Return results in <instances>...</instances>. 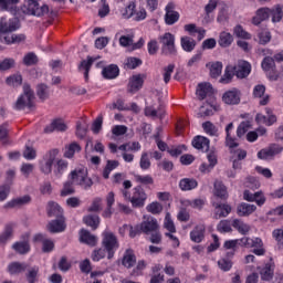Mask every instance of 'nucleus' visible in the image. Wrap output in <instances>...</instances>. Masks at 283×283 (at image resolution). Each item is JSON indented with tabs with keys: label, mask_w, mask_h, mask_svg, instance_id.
Wrapping results in <instances>:
<instances>
[{
	"label": "nucleus",
	"mask_w": 283,
	"mask_h": 283,
	"mask_svg": "<svg viewBox=\"0 0 283 283\" xmlns=\"http://www.w3.org/2000/svg\"><path fill=\"white\" fill-rule=\"evenodd\" d=\"M22 90L23 93L18 97L13 105L14 109L18 112L25 109V107H28V109H32V107H34V99L36 98L34 91L29 83H24Z\"/></svg>",
	"instance_id": "nucleus-1"
},
{
	"label": "nucleus",
	"mask_w": 283,
	"mask_h": 283,
	"mask_svg": "<svg viewBox=\"0 0 283 283\" xmlns=\"http://www.w3.org/2000/svg\"><path fill=\"white\" fill-rule=\"evenodd\" d=\"M122 193L125 200H128V202L132 203L134 209H143V207H145V202L147 201V192H145L143 186H136L133 188V195L127 190H123Z\"/></svg>",
	"instance_id": "nucleus-2"
},
{
	"label": "nucleus",
	"mask_w": 283,
	"mask_h": 283,
	"mask_svg": "<svg viewBox=\"0 0 283 283\" xmlns=\"http://www.w3.org/2000/svg\"><path fill=\"white\" fill-rule=\"evenodd\" d=\"M102 247L107 253V260H112L114 259V255H116V251H118L120 243L114 232L104 231L102 233Z\"/></svg>",
	"instance_id": "nucleus-3"
},
{
	"label": "nucleus",
	"mask_w": 283,
	"mask_h": 283,
	"mask_svg": "<svg viewBox=\"0 0 283 283\" xmlns=\"http://www.w3.org/2000/svg\"><path fill=\"white\" fill-rule=\"evenodd\" d=\"M161 44V54L164 56H176L178 49H176V35L170 32H166L159 38Z\"/></svg>",
	"instance_id": "nucleus-4"
},
{
	"label": "nucleus",
	"mask_w": 283,
	"mask_h": 283,
	"mask_svg": "<svg viewBox=\"0 0 283 283\" xmlns=\"http://www.w3.org/2000/svg\"><path fill=\"white\" fill-rule=\"evenodd\" d=\"M21 28V22L19 18H1L0 19V41L3 43V38L8 36L6 34H10L12 32H17Z\"/></svg>",
	"instance_id": "nucleus-5"
},
{
	"label": "nucleus",
	"mask_w": 283,
	"mask_h": 283,
	"mask_svg": "<svg viewBox=\"0 0 283 283\" xmlns=\"http://www.w3.org/2000/svg\"><path fill=\"white\" fill-rule=\"evenodd\" d=\"M57 3H65V0H53ZM50 12V7L48 4H39V0H28L27 2V13L32 17H45Z\"/></svg>",
	"instance_id": "nucleus-6"
},
{
	"label": "nucleus",
	"mask_w": 283,
	"mask_h": 283,
	"mask_svg": "<svg viewBox=\"0 0 283 283\" xmlns=\"http://www.w3.org/2000/svg\"><path fill=\"white\" fill-rule=\"evenodd\" d=\"M140 229L145 235L151 234L154 231H158L160 226L158 224V220L151 216H144V221L140 223Z\"/></svg>",
	"instance_id": "nucleus-7"
},
{
	"label": "nucleus",
	"mask_w": 283,
	"mask_h": 283,
	"mask_svg": "<svg viewBox=\"0 0 283 283\" xmlns=\"http://www.w3.org/2000/svg\"><path fill=\"white\" fill-rule=\"evenodd\" d=\"M145 78L146 76L143 74L133 75L129 78L127 92H129V94H136V92H140V90H143V85H145Z\"/></svg>",
	"instance_id": "nucleus-8"
},
{
	"label": "nucleus",
	"mask_w": 283,
	"mask_h": 283,
	"mask_svg": "<svg viewBox=\"0 0 283 283\" xmlns=\"http://www.w3.org/2000/svg\"><path fill=\"white\" fill-rule=\"evenodd\" d=\"M240 96H242L240 90L233 87L223 93L222 101L226 105H240Z\"/></svg>",
	"instance_id": "nucleus-9"
},
{
	"label": "nucleus",
	"mask_w": 283,
	"mask_h": 283,
	"mask_svg": "<svg viewBox=\"0 0 283 283\" xmlns=\"http://www.w3.org/2000/svg\"><path fill=\"white\" fill-rule=\"evenodd\" d=\"M176 4L174 2H169L166 6V14H165V22L166 25H174V23H178V20L180 19V13L178 11H175Z\"/></svg>",
	"instance_id": "nucleus-10"
},
{
	"label": "nucleus",
	"mask_w": 283,
	"mask_h": 283,
	"mask_svg": "<svg viewBox=\"0 0 283 283\" xmlns=\"http://www.w3.org/2000/svg\"><path fill=\"white\" fill-rule=\"evenodd\" d=\"M243 200H247V202H256L258 207H262V205L266 202V197H264L262 191H256L253 193L250 190H244Z\"/></svg>",
	"instance_id": "nucleus-11"
},
{
	"label": "nucleus",
	"mask_w": 283,
	"mask_h": 283,
	"mask_svg": "<svg viewBox=\"0 0 283 283\" xmlns=\"http://www.w3.org/2000/svg\"><path fill=\"white\" fill-rule=\"evenodd\" d=\"M234 70V76L237 78H247L251 74V63L248 61H240L235 66H232Z\"/></svg>",
	"instance_id": "nucleus-12"
},
{
	"label": "nucleus",
	"mask_w": 283,
	"mask_h": 283,
	"mask_svg": "<svg viewBox=\"0 0 283 283\" xmlns=\"http://www.w3.org/2000/svg\"><path fill=\"white\" fill-rule=\"evenodd\" d=\"M46 214H48V218H55V219L65 218L63 208L57 202H54V201L48 202Z\"/></svg>",
	"instance_id": "nucleus-13"
},
{
	"label": "nucleus",
	"mask_w": 283,
	"mask_h": 283,
	"mask_svg": "<svg viewBox=\"0 0 283 283\" xmlns=\"http://www.w3.org/2000/svg\"><path fill=\"white\" fill-rule=\"evenodd\" d=\"M199 101H205L207 96H213V85L209 82L199 83L196 92Z\"/></svg>",
	"instance_id": "nucleus-14"
},
{
	"label": "nucleus",
	"mask_w": 283,
	"mask_h": 283,
	"mask_svg": "<svg viewBox=\"0 0 283 283\" xmlns=\"http://www.w3.org/2000/svg\"><path fill=\"white\" fill-rule=\"evenodd\" d=\"M46 228L50 233H63V231L67 229V224H65V217L51 220Z\"/></svg>",
	"instance_id": "nucleus-15"
},
{
	"label": "nucleus",
	"mask_w": 283,
	"mask_h": 283,
	"mask_svg": "<svg viewBox=\"0 0 283 283\" xmlns=\"http://www.w3.org/2000/svg\"><path fill=\"white\" fill-rule=\"evenodd\" d=\"M210 145L211 142L209 140V138L202 135H197L192 139V147H195V149H198L199 151H202L203 154H207V151H209Z\"/></svg>",
	"instance_id": "nucleus-16"
},
{
	"label": "nucleus",
	"mask_w": 283,
	"mask_h": 283,
	"mask_svg": "<svg viewBox=\"0 0 283 283\" xmlns=\"http://www.w3.org/2000/svg\"><path fill=\"white\" fill-rule=\"evenodd\" d=\"M271 19V8L263 7L256 10V15L252 19L253 25H260L262 21H269Z\"/></svg>",
	"instance_id": "nucleus-17"
},
{
	"label": "nucleus",
	"mask_w": 283,
	"mask_h": 283,
	"mask_svg": "<svg viewBox=\"0 0 283 283\" xmlns=\"http://www.w3.org/2000/svg\"><path fill=\"white\" fill-rule=\"evenodd\" d=\"M266 92V86H264L263 84H258L256 86H254L253 88V96L254 98H263L260 99L259 105L264 106V105H269V101H270V96L269 95H264Z\"/></svg>",
	"instance_id": "nucleus-18"
},
{
	"label": "nucleus",
	"mask_w": 283,
	"mask_h": 283,
	"mask_svg": "<svg viewBox=\"0 0 283 283\" xmlns=\"http://www.w3.org/2000/svg\"><path fill=\"white\" fill-rule=\"evenodd\" d=\"M256 210H258V206L247 203V202H241L237 207V213L238 216H240V218H248V216L255 213Z\"/></svg>",
	"instance_id": "nucleus-19"
},
{
	"label": "nucleus",
	"mask_w": 283,
	"mask_h": 283,
	"mask_svg": "<svg viewBox=\"0 0 283 283\" xmlns=\"http://www.w3.org/2000/svg\"><path fill=\"white\" fill-rule=\"evenodd\" d=\"M122 266L125 269H134L136 266V254L132 249H127L122 258Z\"/></svg>",
	"instance_id": "nucleus-20"
},
{
	"label": "nucleus",
	"mask_w": 283,
	"mask_h": 283,
	"mask_svg": "<svg viewBox=\"0 0 283 283\" xmlns=\"http://www.w3.org/2000/svg\"><path fill=\"white\" fill-rule=\"evenodd\" d=\"M212 207L216 209L214 218L216 220H219V218H227L229 213H231L232 208L229 203H212Z\"/></svg>",
	"instance_id": "nucleus-21"
},
{
	"label": "nucleus",
	"mask_w": 283,
	"mask_h": 283,
	"mask_svg": "<svg viewBox=\"0 0 283 283\" xmlns=\"http://www.w3.org/2000/svg\"><path fill=\"white\" fill-rule=\"evenodd\" d=\"M80 242L87 244L88 247H96L98 239L96 235L91 234L88 230L82 229L80 231Z\"/></svg>",
	"instance_id": "nucleus-22"
},
{
	"label": "nucleus",
	"mask_w": 283,
	"mask_h": 283,
	"mask_svg": "<svg viewBox=\"0 0 283 283\" xmlns=\"http://www.w3.org/2000/svg\"><path fill=\"white\" fill-rule=\"evenodd\" d=\"M119 74H120V69H118V65L116 64L107 65L102 70V76L108 81L113 78H118Z\"/></svg>",
	"instance_id": "nucleus-23"
},
{
	"label": "nucleus",
	"mask_w": 283,
	"mask_h": 283,
	"mask_svg": "<svg viewBox=\"0 0 283 283\" xmlns=\"http://www.w3.org/2000/svg\"><path fill=\"white\" fill-rule=\"evenodd\" d=\"M32 202V197L25 195L20 198L12 199L4 205V209H14L15 207H23V205H30Z\"/></svg>",
	"instance_id": "nucleus-24"
},
{
	"label": "nucleus",
	"mask_w": 283,
	"mask_h": 283,
	"mask_svg": "<svg viewBox=\"0 0 283 283\" xmlns=\"http://www.w3.org/2000/svg\"><path fill=\"white\" fill-rule=\"evenodd\" d=\"M163 264L157 263L151 266V274L149 283H165V274L160 273Z\"/></svg>",
	"instance_id": "nucleus-25"
},
{
	"label": "nucleus",
	"mask_w": 283,
	"mask_h": 283,
	"mask_svg": "<svg viewBox=\"0 0 283 283\" xmlns=\"http://www.w3.org/2000/svg\"><path fill=\"white\" fill-rule=\"evenodd\" d=\"M25 39H28L25 33H14L11 36H4L2 43H6V45H19L21 43H25Z\"/></svg>",
	"instance_id": "nucleus-26"
},
{
	"label": "nucleus",
	"mask_w": 283,
	"mask_h": 283,
	"mask_svg": "<svg viewBox=\"0 0 283 283\" xmlns=\"http://www.w3.org/2000/svg\"><path fill=\"white\" fill-rule=\"evenodd\" d=\"M67 125L62 119H54L49 126L44 128V134H52V132H66Z\"/></svg>",
	"instance_id": "nucleus-27"
},
{
	"label": "nucleus",
	"mask_w": 283,
	"mask_h": 283,
	"mask_svg": "<svg viewBox=\"0 0 283 283\" xmlns=\"http://www.w3.org/2000/svg\"><path fill=\"white\" fill-rule=\"evenodd\" d=\"M25 271H28V263L11 262L8 265V273H10V275H21V273H25Z\"/></svg>",
	"instance_id": "nucleus-28"
},
{
	"label": "nucleus",
	"mask_w": 283,
	"mask_h": 283,
	"mask_svg": "<svg viewBox=\"0 0 283 283\" xmlns=\"http://www.w3.org/2000/svg\"><path fill=\"white\" fill-rule=\"evenodd\" d=\"M21 0H0V12H17V6Z\"/></svg>",
	"instance_id": "nucleus-29"
},
{
	"label": "nucleus",
	"mask_w": 283,
	"mask_h": 283,
	"mask_svg": "<svg viewBox=\"0 0 283 283\" xmlns=\"http://www.w3.org/2000/svg\"><path fill=\"white\" fill-rule=\"evenodd\" d=\"M190 240L200 244L205 240V226H197L190 231Z\"/></svg>",
	"instance_id": "nucleus-30"
},
{
	"label": "nucleus",
	"mask_w": 283,
	"mask_h": 283,
	"mask_svg": "<svg viewBox=\"0 0 283 283\" xmlns=\"http://www.w3.org/2000/svg\"><path fill=\"white\" fill-rule=\"evenodd\" d=\"M94 61H96V59L88 55L86 60H83L78 65L80 71L84 70L85 81H90V70H92V65H94Z\"/></svg>",
	"instance_id": "nucleus-31"
},
{
	"label": "nucleus",
	"mask_w": 283,
	"mask_h": 283,
	"mask_svg": "<svg viewBox=\"0 0 283 283\" xmlns=\"http://www.w3.org/2000/svg\"><path fill=\"white\" fill-rule=\"evenodd\" d=\"M198 187V180L195 178H184L179 181L181 191H193Z\"/></svg>",
	"instance_id": "nucleus-32"
},
{
	"label": "nucleus",
	"mask_w": 283,
	"mask_h": 283,
	"mask_svg": "<svg viewBox=\"0 0 283 283\" xmlns=\"http://www.w3.org/2000/svg\"><path fill=\"white\" fill-rule=\"evenodd\" d=\"M214 196L220 198V200H228L229 192L227 191V186L222 181H214Z\"/></svg>",
	"instance_id": "nucleus-33"
},
{
	"label": "nucleus",
	"mask_w": 283,
	"mask_h": 283,
	"mask_svg": "<svg viewBox=\"0 0 283 283\" xmlns=\"http://www.w3.org/2000/svg\"><path fill=\"white\" fill-rule=\"evenodd\" d=\"M84 224L91 227L93 231H96L101 224V217L98 214H87L83 218Z\"/></svg>",
	"instance_id": "nucleus-34"
},
{
	"label": "nucleus",
	"mask_w": 283,
	"mask_h": 283,
	"mask_svg": "<svg viewBox=\"0 0 283 283\" xmlns=\"http://www.w3.org/2000/svg\"><path fill=\"white\" fill-rule=\"evenodd\" d=\"M255 122L261 125H266L268 127H271V125H275V123H277V116L271 115L268 117L262 113H259L255 116Z\"/></svg>",
	"instance_id": "nucleus-35"
},
{
	"label": "nucleus",
	"mask_w": 283,
	"mask_h": 283,
	"mask_svg": "<svg viewBox=\"0 0 283 283\" xmlns=\"http://www.w3.org/2000/svg\"><path fill=\"white\" fill-rule=\"evenodd\" d=\"M12 249L20 255H25L27 253H30V241L25 239L23 241H18L13 243Z\"/></svg>",
	"instance_id": "nucleus-36"
},
{
	"label": "nucleus",
	"mask_w": 283,
	"mask_h": 283,
	"mask_svg": "<svg viewBox=\"0 0 283 283\" xmlns=\"http://www.w3.org/2000/svg\"><path fill=\"white\" fill-rule=\"evenodd\" d=\"M275 274V269L271 263H266L265 266L260 271L261 280L263 282H271L273 275Z\"/></svg>",
	"instance_id": "nucleus-37"
},
{
	"label": "nucleus",
	"mask_w": 283,
	"mask_h": 283,
	"mask_svg": "<svg viewBox=\"0 0 283 283\" xmlns=\"http://www.w3.org/2000/svg\"><path fill=\"white\" fill-rule=\"evenodd\" d=\"M69 163L65 159H59L55 164L53 174L56 178H61L67 171Z\"/></svg>",
	"instance_id": "nucleus-38"
},
{
	"label": "nucleus",
	"mask_w": 283,
	"mask_h": 283,
	"mask_svg": "<svg viewBox=\"0 0 283 283\" xmlns=\"http://www.w3.org/2000/svg\"><path fill=\"white\" fill-rule=\"evenodd\" d=\"M232 227L235 229L241 235H247L249 234V231H251V226L244 223V221L240 219H234L232 221Z\"/></svg>",
	"instance_id": "nucleus-39"
},
{
	"label": "nucleus",
	"mask_w": 283,
	"mask_h": 283,
	"mask_svg": "<svg viewBox=\"0 0 283 283\" xmlns=\"http://www.w3.org/2000/svg\"><path fill=\"white\" fill-rule=\"evenodd\" d=\"M180 43L185 52H193V50H196L197 43L191 36H181Z\"/></svg>",
	"instance_id": "nucleus-40"
},
{
	"label": "nucleus",
	"mask_w": 283,
	"mask_h": 283,
	"mask_svg": "<svg viewBox=\"0 0 283 283\" xmlns=\"http://www.w3.org/2000/svg\"><path fill=\"white\" fill-rule=\"evenodd\" d=\"M218 43L220 48H231V43H233V35L227 31H222L219 35Z\"/></svg>",
	"instance_id": "nucleus-41"
},
{
	"label": "nucleus",
	"mask_w": 283,
	"mask_h": 283,
	"mask_svg": "<svg viewBox=\"0 0 283 283\" xmlns=\"http://www.w3.org/2000/svg\"><path fill=\"white\" fill-rule=\"evenodd\" d=\"M36 96L40 101H48L50 98V87L45 83H41L36 85Z\"/></svg>",
	"instance_id": "nucleus-42"
},
{
	"label": "nucleus",
	"mask_w": 283,
	"mask_h": 283,
	"mask_svg": "<svg viewBox=\"0 0 283 283\" xmlns=\"http://www.w3.org/2000/svg\"><path fill=\"white\" fill-rule=\"evenodd\" d=\"M235 76V71L233 69V66H226L223 76L219 80L220 83H222L223 85H229V83H231V81H233V77Z\"/></svg>",
	"instance_id": "nucleus-43"
},
{
	"label": "nucleus",
	"mask_w": 283,
	"mask_h": 283,
	"mask_svg": "<svg viewBox=\"0 0 283 283\" xmlns=\"http://www.w3.org/2000/svg\"><path fill=\"white\" fill-rule=\"evenodd\" d=\"M135 180L140 187H145L146 189H149V186L154 185V177L151 175H135Z\"/></svg>",
	"instance_id": "nucleus-44"
},
{
	"label": "nucleus",
	"mask_w": 283,
	"mask_h": 283,
	"mask_svg": "<svg viewBox=\"0 0 283 283\" xmlns=\"http://www.w3.org/2000/svg\"><path fill=\"white\" fill-rule=\"evenodd\" d=\"M6 84L10 87H19L23 85V76L21 74H13L6 78Z\"/></svg>",
	"instance_id": "nucleus-45"
},
{
	"label": "nucleus",
	"mask_w": 283,
	"mask_h": 283,
	"mask_svg": "<svg viewBox=\"0 0 283 283\" xmlns=\"http://www.w3.org/2000/svg\"><path fill=\"white\" fill-rule=\"evenodd\" d=\"M270 17H272V23H280L283 18L282 6L276 4L270 11Z\"/></svg>",
	"instance_id": "nucleus-46"
},
{
	"label": "nucleus",
	"mask_w": 283,
	"mask_h": 283,
	"mask_svg": "<svg viewBox=\"0 0 283 283\" xmlns=\"http://www.w3.org/2000/svg\"><path fill=\"white\" fill-rule=\"evenodd\" d=\"M81 145L78 143L73 142L69 146L65 147L64 158H74L76 151H81Z\"/></svg>",
	"instance_id": "nucleus-47"
},
{
	"label": "nucleus",
	"mask_w": 283,
	"mask_h": 283,
	"mask_svg": "<svg viewBox=\"0 0 283 283\" xmlns=\"http://www.w3.org/2000/svg\"><path fill=\"white\" fill-rule=\"evenodd\" d=\"M25 280L28 283L39 282V266H33L29 269L25 273Z\"/></svg>",
	"instance_id": "nucleus-48"
},
{
	"label": "nucleus",
	"mask_w": 283,
	"mask_h": 283,
	"mask_svg": "<svg viewBox=\"0 0 283 283\" xmlns=\"http://www.w3.org/2000/svg\"><path fill=\"white\" fill-rule=\"evenodd\" d=\"M261 67L263 72H271V70H275L277 67L275 65V59L271 56H265L261 62Z\"/></svg>",
	"instance_id": "nucleus-49"
},
{
	"label": "nucleus",
	"mask_w": 283,
	"mask_h": 283,
	"mask_svg": "<svg viewBox=\"0 0 283 283\" xmlns=\"http://www.w3.org/2000/svg\"><path fill=\"white\" fill-rule=\"evenodd\" d=\"M87 174V170L78 169L73 170L70 174V178L73 185H81V178H84V176Z\"/></svg>",
	"instance_id": "nucleus-50"
},
{
	"label": "nucleus",
	"mask_w": 283,
	"mask_h": 283,
	"mask_svg": "<svg viewBox=\"0 0 283 283\" xmlns=\"http://www.w3.org/2000/svg\"><path fill=\"white\" fill-rule=\"evenodd\" d=\"M39 63V56H36V53L29 52L23 57V64L27 65V67H31L32 65H36Z\"/></svg>",
	"instance_id": "nucleus-51"
},
{
	"label": "nucleus",
	"mask_w": 283,
	"mask_h": 283,
	"mask_svg": "<svg viewBox=\"0 0 283 283\" xmlns=\"http://www.w3.org/2000/svg\"><path fill=\"white\" fill-rule=\"evenodd\" d=\"M139 65H143V60L138 57H127L124 62L126 70H136V67H139Z\"/></svg>",
	"instance_id": "nucleus-52"
},
{
	"label": "nucleus",
	"mask_w": 283,
	"mask_h": 283,
	"mask_svg": "<svg viewBox=\"0 0 283 283\" xmlns=\"http://www.w3.org/2000/svg\"><path fill=\"white\" fill-rule=\"evenodd\" d=\"M14 233V230L12 228V224H7L4 228V231L0 234V244H6L10 238H12V234Z\"/></svg>",
	"instance_id": "nucleus-53"
},
{
	"label": "nucleus",
	"mask_w": 283,
	"mask_h": 283,
	"mask_svg": "<svg viewBox=\"0 0 283 283\" xmlns=\"http://www.w3.org/2000/svg\"><path fill=\"white\" fill-rule=\"evenodd\" d=\"M256 36L259 39V45H268V43H271V39H273L270 31H261L256 34Z\"/></svg>",
	"instance_id": "nucleus-54"
},
{
	"label": "nucleus",
	"mask_w": 283,
	"mask_h": 283,
	"mask_svg": "<svg viewBox=\"0 0 283 283\" xmlns=\"http://www.w3.org/2000/svg\"><path fill=\"white\" fill-rule=\"evenodd\" d=\"M118 165H119L118 160H107L106 167L103 171V178L107 180L109 178V174H112V171H114V169H116Z\"/></svg>",
	"instance_id": "nucleus-55"
},
{
	"label": "nucleus",
	"mask_w": 283,
	"mask_h": 283,
	"mask_svg": "<svg viewBox=\"0 0 283 283\" xmlns=\"http://www.w3.org/2000/svg\"><path fill=\"white\" fill-rule=\"evenodd\" d=\"M231 227H232L231 221H229V220H221L217 224V231H219V233H231V231H233V229Z\"/></svg>",
	"instance_id": "nucleus-56"
},
{
	"label": "nucleus",
	"mask_w": 283,
	"mask_h": 283,
	"mask_svg": "<svg viewBox=\"0 0 283 283\" xmlns=\"http://www.w3.org/2000/svg\"><path fill=\"white\" fill-rule=\"evenodd\" d=\"M146 210L148 211V213H153V216H158L163 213V206L160 205V202L154 201L146 207Z\"/></svg>",
	"instance_id": "nucleus-57"
},
{
	"label": "nucleus",
	"mask_w": 283,
	"mask_h": 283,
	"mask_svg": "<svg viewBox=\"0 0 283 283\" xmlns=\"http://www.w3.org/2000/svg\"><path fill=\"white\" fill-rule=\"evenodd\" d=\"M17 65V62L12 57H7L0 62V72H8V70H12Z\"/></svg>",
	"instance_id": "nucleus-58"
},
{
	"label": "nucleus",
	"mask_w": 283,
	"mask_h": 283,
	"mask_svg": "<svg viewBox=\"0 0 283 283\" xmlns=\"http://www.w3.org/2000/svg\"><path fill=\"white\" fill-rule=\"evenodd\" d=\"M222 74V62H214L210 66L211 78H218Z\"/></svg>",
	"instance_id": "nucleus-59"
},
{
	"label": "nucleus",
	"mask_w": 283,
	"mask_h": 283,
	"mask_svg": "<svg viewBox=\"0 0 283 283\" xmlns=\"http://www.w3.org/2000/svg\"><path fill=\"white\" fill-rule=\"evenodd\" d=\"M105 255H107V250H105V248H99L92 252L91 259L93 262H101V260H104Z\"/></svg>",
	"instance_id": "nucleus-60"
},
{
	"label": "nucleus",
	"mask_w": 283,
	"mask_h": 283,
	"mask_svg": "<svg viewBox=\"0 0 283 283\" xmlns=\"http://www.w3.org/2000/svg\"><path fill=\"white\" fill-rule=\"evenodd\" d=\"M139 166L143 171H147V169L151 168V160H149V154L148 153H143L140 160H139Z\"/></svg>",
	"instance_id": "nucleus-61"
},
{
	"label": "nucleus",
	"mask_w": 283,
	"mask_h": 283,
	"mask_svg": "<svg viewBox=\"0 0 283 283\" xmlns=\"http://www.w3.org/2000/svg\"><path fill=\"white\" fill-rule=\"evenodd\" d=\"M233 32L238 39L251 40V33L244 31V28L240 24L234 27Z\"/></svg>",
	"instance_id": "nucleus-62"
},
{
	"label": "nucleus",
	"mask_w": 283,
	"mask_h": 283,
	"mask_svg": "<svg viewBox=\"0 0 283 283\" xmlns=\"http://www.w3.org/2000/svg\"><path fill=\"white\" fill-rule=\"evenodd\" d=\"M73 193H76V190L74 189V184L72 181H65L63 185V189L61 190V196H72Z\"/></svg>",
	"instance_id": "nucleus-63"
},
{
	"label": "nucleus",
	"mask_w": 283,
	"mask_h": 283,
	"mask_svg": "<svg viewBox=\"0 0 283 283\" xmlns=\"http://www.w3.org/2000/svg\"><path fill=\"white\" fill-rule=\"evenodd\" d=\"M250 127H251V122L249 120L241 122L237 128L238 138H242V136H244V134L249 132Z\"/></svg>",
	"instance_id": "nucleus-64"
}]
</instances>
